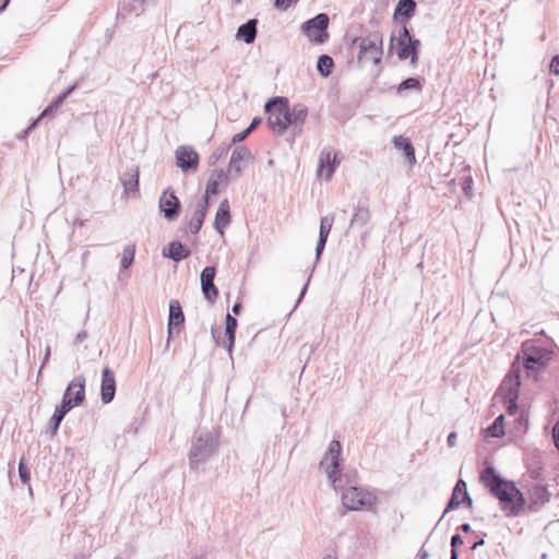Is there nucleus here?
<instances>
[{"label": "nucleus", "instance_id": "21", "mask_svg": "<svg viewBox=\"0 0 559 559\" xmlns=\"http://www.w3.org/2000/svg\"><path fill=\"white\" fill-rule=\"evenodd\" d=\"M163 257L180 262L190 257L191 250L178 240L170 241L162 251Z\"/></svg>", "mask_w": 559, "mask_h": 559}, {"label": "nucleus", "instance_id": "15", "mask_svg": "<svg viewBox=\"0 0 559 559\" xmlns=\"http://www.w3.org/2000/svg\"><path fill=\"white\" fill-rule=\"evenodd\" d=\"M338 164V153H334L332 157V150L324 147L319 156L318 175L323 176L325 180H330Z\"/></svg>", "mask_w": 559, "mask_h": 559}, {"label": "nucleus", "instance_id": "43", "mask_svg": "<svg viewBox=\"0 0 559 559\" xmlns=\"http://www.w3.org/2000/svg\"><path fill=\"white\" fill-rule=\"evenodd\" d=\"M297 2L298 0H275L274 7L278 10L285 11Z\"/></svg>", "mask_w": 559, "mask_h": 559}, {"label": "nucleus", "instance_id": "44", "mask_svg": "<svg viewBox=\"0 0 559 559\" xmlns=\"http://www.w3.org/2000/svg\"><path fill=\"white\" fill-rule=\"evenodd\" d=\"M250 133L251 132L247 128L241 132L236 133L231 139V144H237L245 141Z\"/></svg>", "mask_w": 559, "mask_h": 559}, {"label": "nucleus", "instance_id": "40", "mask_svg": "<svg viewBox=\"0 0 559 559\" xmlns=\"http://www.w3.org/2000/svg\"><path fill=\"white\" fill-rule=\"evenodd\" d=\"M218 186H219V183H218L217 179L210 177V179L206 183L205 193L202 198H206V201L210 202L211 195L218 194Z\"/></svg>", "mask_w": 559, "mask_h": 559}, {"label": "nucleus", "instance_id": "20", "mask_svg": "<svg viewBox=\"0 0 559 559\" xmlns=\"http://www.w3.org/2000/svg\"><path fill=\"white\" fill-rule=\"evenodd\" d=\"M156 4V0H129L122 3L119 9L118 16L124 17L126 15L139 16L147 8Z\"/></svg>", "mask_w": 559, "mask_h": 559}, {"label": "nucleus", "instance_id": "29", "mask_svg": "<svg viewBox=\"0 0 559 559\" xmlns=\"http://www.w3.org/2000/svg\"><path fill=\"white\" fill-rule=\"evenodd\" d=\"M401 25V28L399 31V36H394V35H391V38H390V44H389V52L392 53L393 49H394V43L397 44V40H403L404 41H412L414 39H416L412 34H411V31L408 29L406 23H399Z\"/></svg>", "mask_w": 559, "mask_h": 559}, {"label": "nucleus", "instance_id": "5", "mask_svg": "<svg viewBox=\"0 0 559 559\" xmlns=\"http://www.w3.org/2000/svg\"><path fill=\"white\" fill-rule=\"evenodd\" d=\"M218 439L213 431L199 428L192 438L191 449L188 453L191 469H198L217 451Z\"/></svg>", "mask_w": 559, "mask_h": 559}, {"label": "nucleus", "instance_id": "50", "mask_svg": "<svg viewBox=\"0 0 559 559\" xmlns=\"http://www.w3.org/2000/svg\"><path fill=\"white\" fill-rule=\"evenodd\" d=\"M86 338H87V332L86 331H81V332H79L76 334L75 340H74V344L79 345V344L83 343Z\"/></svg>", "mask_w": 559, "mask_h": 559}, {"label": "nucleus", "instance_id": "41", "mask_svg": "<svg viewBox=\"0 0 559 559\" xmlns=\"http://www.w3.org/2000/svg\"><path fill=\"white\" fill-rule=\"evenodd\" d=\"M74 88H75V85L69 86L64 92H62L60 95H58L51 103L57 108H60V106L70 96V94L74 91Z\"/></svg>", "mask_w": 559, "mask_h": 559}, {"label": "nucleus", "instance_id": "19", "mask_svg": "<svg viewBox=\"0 0 559 559\" xmlns=\"http://www.w3.org/2000/svg\"><path fill=\"white\" fill-rule=\"evenodd\" d=\"M416 7L415 0H399L393 12V22L407 23L415 15Z\"/></svg>", "mask_w": 559, "mask_h": 559}, {"label": "nucleus", "instance_id": "3", "mask_svg": "<svg viewBox=\"0 0 559 559\" xmlns=\"http://www.w3.org/2000/svg\"><path fill=\"white\" fill-rule=\"evenodd\" d=\"M491 496L499 500L501 510L507 516H519L526 504V500L515 483L503 478L491 466Z\"/></svg>", "mask_w": 559, "mask_h": 559}, {"label": "nucleus", "instance_id": "6", "mask_svg": "<svg viewBox=\"0 0 559 559\" xmlns=\"http://www.w3.org/2000/svg\"><path fill=\"white\" fill-rule=\"evenodd\" d=\"M356 44L359 48L357 55L358 64L364 66L371 62L377 68V73H379L383 56V34L376 31L366 36L355 37L352 40V46Z\"/></svg>", "mask_w": 559, "mask_h": 559}, {"label": "nucleus", "instance_id": "47", "mask_svg": "<svg viewBox=\"0 0 559 559\" xmlns=\"http://www.w3.org/2000/svg\"><path fill=\"white\" fill-rule=\"evenodd\" d=\"M549 70L551 73L559 75V55H556L551 58Z\"/></svg>", "mask_w": 559, "mask_h": 559}, {"label": "nucleus", "instance_id": "22", "mask_svg": "<svg viewBox=\"0 0 559 559\" xmlns=\"http://www.w3.org/2000/svg\"><path fill=\"white\" fill-rule=\"evenodd\" d=\"M230 223V209H229V202L227 199L223 200L219 203L218 210L215 215L214 219V228L217 233L221 235L224 234V229L229 225Z\"/></svg>", "mask_w": 559, "mask_h": 559}, {"label": "nucleus", "instance_id": "12", "mask_svg": "<svg viewBox=\"0 0 559 559\" xmlns=\"http://www.w3.org/2000/svg\"><path fill=\"white\" fill-rule=\"evenodd\" d=\"M176 165L185 173L194 171L199 166V154L191 146L181 145L176 150Z\"/></svg>", "mask_w": 559, "mask_h": 559}, {"label": "nucleus", "instance_id": "17", "mask_svg": "<svg viewBox=\"0 0 559 559\" xmlns=\"http://www.w3.org/2000/svg\"><path fill=\"white\" fill-rule=\"evenodd\" d=\"M116 395V378L109 367L102 371L100 399L104 404H109Z\"/></svg>", "mask_w": 559, "mask_h": 559}, {"label": "nucleus", "instance_id": "51", "mask_svg": "<svg viewBox=\"0 0 559 559\" xmlns=\"http://www.w3.org/2000/svg\"><path fill=\"white\" fill-rule=\"evenodd\" d=\"M310 277H311V274L309 275V277L307 278V282L305 283L302 289H301V293L299 295V298L295 305V308H297L298 304L301 301V299L304 298V296L306 295L307 293V289H308V285H309V282H310Z\"/></svg>", "mask_w": 559, "mask_h": 559}, {"label": "nucleus", "instance_id": "33", "mask_svg": "<svg viewBox=\"0 0 559 559\" xmlns=\"http://www.w3.org/2000/svg\"><path fill=\"white\" fill-rule=\"evenodd\" d=\"M504 435V415L501 414L491 424V438H501Z\"/></svg>", "mask_w": 559, "mask_h": 559}, {"label": "nucleus", "instance_id": "36", "mask_svg": "<svg viewBox=\"0 0 559 559\" xmlns=\"http://www.w3.org/2000/svg\"><path fill=\"white\" fill-rule=\"evenodd\" d=\"M19 476L23 484H29L31 471L26 464L24 456H22L19 461Z\"/></svg>", "mask_w": 559, "mask_h": 559}, {"label": "nucleus", "instance_id": "1", "mask_svg": "<svg viewBox=\"0 0 559 559\" xmlns=\"http://www.w3.org/2000/svg\"><path fill=\"white\" fill-rule=\"evenodd\" d=\"M552 350L535 345L534 341L523 342L519 354L508 374L502 380L495 397H499L506 405L510 415L518 412V399L521 385V372L525 370L527 377H535L538 372L546 369L552 359Z\"/></svg>", "mask_w": 559, "mask_h": 559}, {"label": "nucleus", "instance_id": "11", "mask_svg": "<svg viewBox=\"0 0 559 559\" xmlns=\"http://www.w3.org/2000/svg\"><path fill=\"white\" fill-rule=\"evenodd\" d=\"M216 267L205 266L200 274L201 290L206 301L214 304L218 297V288L214 284Z\"/></svg>", "mask_w": 559, "mask_h": 559}, {"label": "nucleus", "instance_id": "8", "mask_svg": "<svg viewBox=\"0 0 559 559\" xmlns=\"http://www.w3.org/2000/svg\"><path fill=\"white\" fill-rule=\"evenodd\" d=\"M341 442L338 440H332L320 462V467L325 469L328 478L334 488H336V483L341 478Z\"/></svg>", "mask_w": 559, "mask_h": 559}, {"label": "nucleus", "instance_id": "55", "mask_svg": "<svg viewBox=\"0 0 559 559\" xmlns=\"http://www.w3.org/2000/svg\"><path fill=\"white\" fill-rule=\"evenodd\" d=\"M481 437L484 441H487L489 439V427H484L480 430Z\"/></svg>", "mask_w": 559, "mask_h": 559}, {"label": "nucleus", "instance_id": "10", "mask_svg": "<svg viewBox=\"0 0 559 559\" xmlns=\"http://www.w3.org/2000/svg\"><path fill=\"white\" fill-rule=\"evenodd\" d=\"M158 207L167 221L173 222L178 218L181 211V202L170 187L164 190L159 197Z\"/></svg>", "mask_w": 559, "mask_h": 559}, {"label": "nucleus", "instance_id": "59", "mask_svg": "<svg viewBox=\"0 0 559 559\" xmlns=\"http://www.w3.org/2000/svg\"><path fill=\"white\" fill-rule=\"evenodd\" d=\"M450 559H459L457 549H452L451 548V557H450Z\"/></svg>", "mask_w": 559, "mask_h": 559}, {"label": "nucleus", "instance_id": "49", "mask_svg": "<svg viewBox=\"0 0 559 559\" xmlns=\"http://www.w3.org/2000/svg\"><path fill=\"white\" fill-rule=\"evenodd\" d=\"M50 354H51V348L49 345H47L46 349H45V355H44V359H43V362H41V366L39 368V371H38V376L41 373V370L43 368L46 366V364L48 362L49 358H50Z\"/></svg>", "mask_w": 559, "mask_h": 559}, {"label": "nucleus", "instance_id": "63", "mask_svg": "<svg viewBox=\"0 0 559 559\" xmlns=\"http://www.w3.org/2000/svg\"><path fill=\"white\" fill-rule=\"evenodd\" d=\"M75 391H76L75 389L73 391H71V397L74 396Z\"/></svg>", "mask_w": 559, "mask_h": 559}, {"label": "nucleus", "instance_id": "52", "mask_svg": "<svg viewBox=\"0 0 559 559\" xmlns=\"http://www.w3.org/2000/svg\"><path fill=\"white\" fill-rule=\"evenodd\" d=\"M456 439H457V435L456 432H451L449 436H448V445L450 448H454L456 445Z\"/></svg>", "mask_w": 559, "mask_h": 559}, {"label": "nucleus", "instance_id": "25", "mask_svg": "<svg viewBox=\"0 0 559 559\" xmlns=\"http://www.w3.org/2000/svg\"><path fill=\"white\" fill-rule=\"evenodd\" d=\"M257 32L258 20L251 19L238 27L236 37L243 40L246 44H252L255 40Z\"/></svg>", "mask_w": 559, "mask_h": 559}, {"label": "nucleus", "instance_id": "30", "mask_svg": "<svg viewBox=\"0 0 559 559\" xmlns=\"http://www.w3.org/2000/svg\"><path fill=\"white\" fill-rule=\"evenodd\" d=\"M461 504H466V501H463V497H462V493L460 492H455L454 490L452 491V495L447 503V507H445V510L441 516V519L439 520L438 523L441 522V520L443 519V516L450 512V511H453L455 509H457Z\"/></svg>", "mask_w": 559, "mask_h": 559}, {"label": "nucleus", "instance_id": "34", "mask_svg": "<svg viewBox=\"0 0 559 559\" xmlns=\"http://www.w3.org/2000/svg\"><path fill=\"white\" fill-rule=\"evenodd\" d=\"M229 146L230 145L222 144L218 147H216L212 152V154L209 156V165L210 166L216 165L217 162L227 154Z\"/></svg>", "mask_w": 559, "mask_h": 559}, {"label": "nucleus", "instance_id": "38", "mask_svg": "<svg viewBox=\"0 0 559 559\" xmlns=\"http://www.w3.org/2000/svg\"><path fill=\"white\" fill-rule=\"evenodd\" d=\"M59 108H57L52 103H50L44 110L43 112L37 117V119H35L31 124L29 127L26 129L25 133H28L32 129H34L38 121L40 119H43L44 117H47V116H50V115H53Z\"/></svg>", "mask_w": 559, "mask_h": 559}, {"label": "nucleus", "instance_id": "28", "mask_svg": "<svg viewBox=\"0 0 559 559\" xmlns=\"http://www.w3.org/2000/svg\"><path fill=\"white\" fill-rule=\"evenodd\" d=\"M334 69V60L329 55H320L317 60V70L321 76L328 78L332 74Z\"/></svg>", "mask_w": 559, "mask_h": 559}, {"label": "nucleus", "instance_id": "39", "mask_svg": "<svg viewBox=\"0 0 559 559\" xmlns=\"http://www.w3.org/2000/svg\"><path fill=\"white\" fill-rule=\"evenodd\" d=\"M455 492L462 493L463 501H466V506H472V498L467 492L466 483L463 479H459L453 488Z\"/></svg>", "mask_w": 559, "mask_h": 559}, {"label": "nucleus", "instance_id": "56", "mask_svg": "<svg viewBox=\"0 0 559 559\" xmlns=\"http://www.w3.org/2000/svg\"><path fill=\"white\" fill-rule=\"evenodd\" d=\"M483 545H485V539H484V537H483V538H480L479 540L475 542V543L472 545L471 549H472V550H475V549H477L479 546H483Z\"/></svg>", "mask_w": 559, "mask_h": 559}, {"label": "nucleus", "instance_id": "18", "mask_svg": "<svg viewBox=\"0 0 559 559\" xmlns=\"http://www.w3.org/2000/svg\"><path fill=\"white\" fill-rule=\"evenodd\" d=\"M210 207V202L206 201V198H201L194 207L193 215L189 222V230L191 234L197 235L206 217L207 211Z\"/></svg>", "mask_w": 559, "mask_h": 559}, {"label": "nucleus", "instance_id": "9", "mask_svg": "<svg viewBox=\"0 0 559 559\" xmlns=\"http://www.w3.org/2000/svg\"><path fill=\"white\" fill-rule=\"evenodd\" d=\"M330 19L326 13H319L301 25V33L314 44H324L329 39Z\"/></svg>", "mask_w": 559, "mask_h": 559}, {"label": "nucleus", "instance_id": "32", "mask_svg": "<svg viewBox=\"0 0 559 559\" xmlns=\"http://www.w3.org/2000/svg\"><path fill=\"white\" fill-rule=\"evenodd\" d=\"M414 90L417 92L421 91V84L417 78H407L403 80L397 86V93L401 94L403 91Z\"/></svg>", "mask_w": 559, "mask_h": 559}, {"label": "nucleus", "instance_id": "24", "mask_svg": "<svg viewBox=\"0 0 559 559\" xmlns=\"http://www.w3.org/2000/svg\"><path fill=\"white\" fill-rule=\"evenodd\" d=\"M238 326L237 319L231 316L230 313L226 314L225 320V337L226 341L223 342V347L227 349V352L230 354L233 352L235 341H236V330Z\"/></svg>", "mask_w": 559, "mask_h": 559}, {"label": "nucleus", "instance_id": "7", "mask_svg": "<svg viewBox=\"0 0 559 559\" xmlns=\"http://www.w3.org/2000/svg\"><path fill=\"white\" fill-rule=\"evenodd\" d=\"M376 502L377 498L373 493L357 486H350L342 493L343 506L352 511L370 510Z\"/></svg>", "mask_w": 559, "mask_h": 559}, {"label": "nucleus", "instance_id": "45", "mask_svg": "<svg viewBox=\"0 0 559 559\" xmlns=\"http://www.w3.org/2000/svg\"><path fill=\"white\" fill-rule=\"evenodd\" d=\"M211 177L217 179V181L219 182V180L226 181L228 179V177H230V175L228 174V171L226 173L223 169H215L212 173Z\"/></svg>", "mask_w": 559, "mask_h": 559}, {"label": "nucleus", "instance_id": "58", "mask_svg": "<svg viewBox=\"0 0 559 559\" xmlns=\"http://www.w3.org/2000/svg\"><path fill=\"white\" fill-rule=\"evenodd\" d=\"M9 2H10V0H0V12L5 10Z\"/></svg>", "mask_w": 559, "mask_h": 559}, {"label": "nucleus", "instance_id": "54", "mask_svg": "<svg viewBox=\"0 0 559 559\" xmlns=\"http://www.w3.org/2000/svg\"><path fill=\"white\" fill-rule=\"evenodd\" d=\"M241 310H242V305H241L240 302H238V301H237V302H235V304H234V306H233V308H231V311H233L236 316H238V314H240Z\"/></svg>", "mask_w": 559, "mask_h": 559}, {"label": "nucleus", "instance_id": "26", "mask_svg": "<svg viewBox=\"0 0 559 559\" xmlns=\"http://www.w3.org/2000/svg\"><path fill=\"white\" fill-rule=\"evenodd\" d=\"M121 183L123 186L124 192H138L139 191V170L138 167L131 168L130 170L123 173L120 177Z\"/></svg>", "mask_w": 559, "mask_h": 559}, {"label": "nucleus", "instance_id": "16", "mask_svg": "<svg viewBox=\"0 0 559 559\" xmlns=\"http://www.w3.org/2000/svg\"><path fill=\"white\" fill-rule=\"evenodd\" d=\"M420 48V40L414 39L412 41L397 40L396 44V55L399 60L404 61L409 59V63L412 67H416L418 62Z\"/></svg>", "mask_w": 559, "mask_h": 559}, {"label": "nucleus", "instance_id": "48", "mask_svg": "<svg viewBox=\"0 0 559 559\" xmlns=\"http://www.w3.org/2000/svg\"><path fill=\"white\" fill-rule=\"evenodd\" d=\"M462 544H463V538L460 534H454L451 537V548L452 549H457V547Z\"/></svg>", "mask_w": 559, "mask_h": 559}, {"label": "nucleus", "instance_id": "37", "mask_svg": "<svg viewBox=\"0 0 559 559\" xmlns=\"http://www.w3.org/2000/svg\"><path fill=\"white\" fill-rule=\"evenodd\" d=\"M479 479L486 488H489V455L483 457Z\"/></svg>", "mask_w": 559, "mask_h": 559}, {"label": "nucleus", "instance_id": "35", "mask_svg": "<svg viewBox=\"0 0 559 559\" xmlns=\"http://www.w3.org/2000/svg\"><path fill=\"white\" fill-rule=\"evenodd\" d=\"M334 217L331 215L323 216L320 221L319 236L329 238Z\"/></svg>", "mask_w": 559, "mask_h": 559}, {"label": "nucleus", "instance_id": "62", "mask_svg": "<svg viewBox=\"0 0 559 559\" xmlns=\"http://www.w3.org/2000/svg\"><path fill=\"white\" fill-rule=\"evenodd\" d=\"M540 559H547V555L543 554Z\"/></svg>", "mask_w": 559, "mask_h": 559}, {"label": "nucleus", "instance_id": "53", "mask_svg": "<svg viewBox=\"0 0 559 559\" xmlns=\"http://www.w3.org/2000/svg\"><path fill=\"white\" fill-rule=\"evenodd\" d=\"M262 122V119L260 117H254L251 121V123L247 127V129L252 132L260 123Z\"/></svg>", "mask_w": 559, "mask_h": 559}, {"label": "nucleus", "instance_id": "2", "mask_svg": "<svg viewBox=\"0 0 559 559\" xmlns=\"http://www.w3.org/2000/svg\"><path fill=\"white\" fill-rule=\"evenodd\" d=\"M264 111L267 115V124L278 135H283L287 130L290 131L292 142L296 136L301 135L302 126L308 116V108L302 104L289 106L288 98L284 96H274L264 105Z\"/></svg>", "mask_w": 559, "mask_h": 559}, {"label": "nucleus", "instance_id": "61", "mask_svg": "<svg viewBox=\"0 0 559 559\" xmlns=\"http://www.w3.org/2000/svg\"><path fill=\"white\" fill-rule=\"evenodd\" d=\"M322 559H337V558H336V557H333V556H331V555H326V556H324Z\"/></svg>", "mask_w": 559, "mask_h": 559}, {"label": "nucleus", "instance_id": "57", "mask_svg": "<svg viewBox=\"0 0 559 559\" xmlns=\"http://www.w3.org/2000/svg\"><path fill=\"white\" fill-rule=\"evenodd\" d=\"M460 531L464 532V533H468L471 531V525L468 523H463L460 527H459Z\"/></svg>", "mask_w": 559, "mask_h": 559}, {"label": "nucleus", "instance_id": "64", "mask_svg": "<svg viewBox=\"0 0 559 559\" xmlns=\"http://www.w3.org/2000/svg\"><path fill=\"white\" fill-rule=\"evenodd\" d=\"M469 559H475V558H474V555H472V556L469 557Z\"/></svg>", "mask_w": 559, "mask_h": 559}, {"label": "nucleus", "instance_id": "31", "mask_svg": "<svg viewBox=\"0 0 559 559\" xmlns=\"http://www.w3.org/2000/svg\"><path fill=\"white\" fill-rule=\"evenodd\" d=\"M135 247L134 245H128L123 248L121 257V270L129 269L134 261Z\"/></svg>", "mask_w": 559, "mask_h": 559}, {"label": "nucleus", "instance_id": "42", "mask_svg": "<svg viewBox=\"0 0 559 559\" xmlns=\"http://www.w3.org/2000/svg\"><path fill=\"white\" fill-rule=\"evenodd\" d=\"M326 241H328V238L319 236V239H318V242H317V246H316V263L320 260L321 254H322V252L324 250V247L326 245Z\"/></svg>", "mask_w": 559, "mask_h": 559}, {"label": "nucleus", "instance_id": "4", "mask_svg": "<svg viewBox=\"0 0 559 559\" xmlns=\"http://www.w3.org/2000/svg\"><path fill=\"white\" fill-rule=\"evenodd\" d=\"M85 401V377L83 374L75 376L68 384L60 405L56 409L48 423V431L55 436L66 415L74 407L81 405Z\"/></svg>", "mask_w": 559, "mask_h": 559}, {"label": "nucleus", "instance_id": "23", "mask_svg": "<svg viewBox=\"0 0 559 559\" xmlns=\"http://www.w3.org/2000/svg\"><path fill=\"white\" fill-rule=\"evenodd\" d=\"M392 143L395 148L403 152L404 157L411 166L416 164L415 148L409 139L404 138L403 135H394Z\"/></svg>", "mask_w": 559, "mask_h": 559}, {"label": "nucleus", "instance_id": "13", "mask_svg": "<svg viewBox=\"0 0 559 559\" xmlns=\"http://www.w3.org/2000/svg\"><path fill=\"white\" fill-rule=\"evenodd\" d=\"M253 159V155L249 148L245 145H238L234 148L230 160L228 164V174L233 179H237L241 176L243 162H250Z\"/></svg>", "mask_w": 559, "mask_h": 559}, {"label": "nucleus", "instance_id": "60", "mask_svg": "<svg viewBox=\"0 0 559 559\" xmlns=\"http://www.w3.org/2000/svg\"><path fill=\"white\" fill-rule=\"evenodd\" d=\"M212 335L216 340V343L219 345L221 343H219V341L215 336V329L214 328H212Z\"/></svg>", "mask_w": 559, "mask_h": 559}, {"label": "nucleus", "instance_id": "14", "mask_svg": "<svg viewBox=\"0 0 559 559\" xmlns=\"http://www.w3.org/2000/svg\"><path fill=\"white\" fill-rule=\"evenodd\" d=\"M185 325V313L182 307L177 299L169 301V316L167 324L168 343L174 334H179Z\"/></svg>", "mask_w": 559, "mask_h": 559}, {"label": "nucleus", "instance_id": "46", "mask_svg": "<svg viewBox=\"0 0 559 559\" xmlns=\"http://www.w3.org/2000/svg\"><path fill=\"white\" fill-rule=\"evenodd\" d=\"M552 442L559 452V420L555 424L551 431Z\"/></svg>", "mask_w": 559, "mask_h": 559}, {"label": "nucleus", "instance_id": "27", "mask_svg": "<svg viewBox=\"0 0 559 559\" xmlns=\"http://www.w3.org/2000/svg\"><path fill=\"white\" fill-rule=\"evenodd\" d=\"M370 221L369 209L360 203L355 207V212L350 218L349 226L352 228H362Z\"/></svg>", "mask_w": 559, "mask_h": 559}]
</instances>
